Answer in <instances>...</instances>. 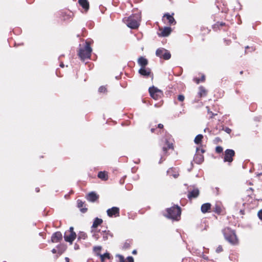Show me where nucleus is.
<instances>
[{"mask_svg": "<svg viewBox=\"0 0 262 262\" xmlns=\"http://www.w3.org/2000/svg\"><path fill=\"white\" fill-rule=\"evenodd\" d=\"M141 17V14L139 13L133 14L128 17L126 20L127 26L133 29L138 28Z\"/></svg>", "mask_w": 262, "mask_h": 262, "instance_id": "f257e3e1", "label": "nucleus"}, {"mask_svg": "<svg viewBox=\"0 0 262 262\" xmlns=\"http://www.w3.org/2000/svg\"><path fill=\"white\" fill-rule=\"evenodd\" d=\"M92 52V49L90 47V42L86 41L84 47L79 49L78 55L81 59L84 61L86 59L90 58Z\"/></svg>", "mask_w": 262, "mask_h": 262, "instance_id": "f03ea898", "label": "nucleus"}, {"mask_svg": "<svg viewBox=\"0 0 262 262\" xmlns=\"http://www.w3.org/2000/svg\"><path fill=\"white\" fill-rule=\"evenodd\" d=\"M166 211L167 212L166 216L168 218L179 220V218L180 217L181 213V208L178 205L174 206L169 208H167Z\"/></svg>", "mask_w": 262, "mask_h": 262, "instance_id": "7ed1b4c3", "label": "nucleus"}, {"mask_svg": "<svg viewBox=\"0 0 262 262\" xmlns=\"http://www.w3.org/2000/svg\"><path fill=\"white\" fill-rule=\"evenodd\" d=\"M222 231L225 239L228 242L233 245L236 243L237 238L234 230L229 228H225Z\"/></svg>", "mask_w": 262, "mask_h": 262, "instance_id": "20e7f679", "label": "nucleus"}, {"mask_svg": "<svg viewBox=\"0 0 262 262\" xmlns=\"http://www.w3.org/2000/svg\"><path fill=\"white\" fill-rule=\"evenodd\" d=\"M156 55L157 56L161 58H163L165 60H168L171 57V54L170 52L164 48H159L156 52Z\"/></svg>", "mask_w": 262, "mask_h": 262, "instance_id": "39448f33", "label": "nucleus"}, {"mask_svg": "<svg viewBox=\"0 0 262 262\" xmlns=\"http://www.w3.org/2000/svg\"><path fill=\"white\" fill-rule=\"evenodd\" d=\"M149 92L150 96L155 100L159 99L163 95L162 91L154 86L149 88Z\"/></svg>", "mask_w": 262, "mask_h": 262, "instance_id": "423d86ee", "label": "nucleus"}, {"mask_svg": "<svg viewBox=\"0 0 262 262\" xmlns=\"http://www.w3.org/2000/svg\"><path fill=\"white\" fill-rule=\"evenodd\" d=\"M235 156V152L233 149H227L225 151L224 161L231 163L233 161V157Z\"/></svg>", "mask_w": 262, "mask_h": 262, "instance_id": "0eeeda50", "label": "nucleus"}, {"mask_svg": "<svg viewBox=\"0 0 262 262\" xmlns=\"http://www.w3.org/2000/svg\"><path fill=\"white\" fill-rule=\"evenodd\" d=\"M106 212L107 215L110 217H113L114 215L115 216H119L120 215L119 208L117 207H113L107 209Z\"/></svg>", "mask_w": 262, "mask_h": 262, "instance_id": "6e6552de", "label": "nucleus"}, {"mask_svg": "<svg viewBox=\"0 0 262 262\" xmlns=\"http://www.w3.org/2000/svg\"><path fill=\"white\" fill-rule=\"evenodd\" d=\"M76 234L75 232L69 233L68 232H65L64 235V240L66 242L70 243L71 244H72L73 242L76 238Z\"/></svg>", "mask_w": 262, "mask_h": 262, "instance_id": "1a4fd4ad", "label": "nucleus"}, {"mask_svg": "<svg viewBox=\"0 0 262 262\" xmlns=\"http://www.w3.org/2000/svg\"><path fill=\"white\" fill-rule=\"evenodd\" d=\"M62 239V235L60 232H56L54 233L51 237V241L53 243H57Z\"/></svg>", "mask_w": 262, "mask_h": 262, "instance_id": "9d476101", "label": "nucleus"}, {"mask_svg": "<svg viewBox=\"0 0 262 262\" xmlns=\"http://www.w3.org/2000/svg\"><path fill=\"white\" fill-rule=\"evenodd\" d=\"M99 198V195L97 194L95 192H90L87 196L86 199L88 201L94 202Z\"/></svg>", "mask_w": 262, "mask_h": 262, "instance_id": "9b49d317", "label": "nucleus"}, {"mask_svg": "<svg viewBox=\"0 0 262 262\" xmlns=\"http://www.w3.org/2000/svg\"><path fill=\"white\" fill-rule=\"evenodd\" d=\"M79 4L87 12L90 8L89 3L88 0H78Z\"/></svg>", "mask_w": 262, "mask_h": 262, "instance_id": "f8f14e48", "label": "nucleus"}, {"mask_svg": "<svg viewBox=\"0 0 262 262\" xmlns=\"http://www.w3.org/2000/svg\"><path fill=\"white\" fill-rule=\"evenodd\" d=\"M139 73L142 76H148L150 73V69L146 67L141 68L139 70Z\"/></svg>", "mask_w": 262, "mask_h": 262, "instance_id": "ddd939ff", "label": "nucleus"}, {"mask_svg": "<svg viewBox=\"0 0 262 262\" xmlns=\"http://www.w3.org/2000/svg\"><path fill=\"white\" fill-rule=\"evenodd\" d=\"M199 194V190L198 188L193 189L192 191H189L188 194V198L189 199L195 198L198 196Z\"/></svg>", "mask_w": 262, "mask_h": 262, "instance_id": "4468645a", "label": "nucleus"}, {"mask_svg": "<svg viewBox=\"0 0 262 262\" xmlns=\"http://www.w3.org/2000/svg\"><path fill=\"white\" fill-rule=\"evenodd\" d=\"M171 31V29L170 27H165L159 35L163 37H166L170 34Z\"/></svg>", "mask_w": 262, "mask_h": 262, "instance_id": "2eb2a0df", "label": "nucleus"}, {"mask_svg": "<svg viewBox=\"0 0 262 262\" xmlns=\"http://www.w3.org/2000/svg\"><path fill=\"white\" fill-rule=\"evenodd\" d=\"M138 64L141 67V68L146 67L148 64V60L143 57H140L138 59Z\"/></svg>", "mask_w": 262, "mask_h": 262, "instance_id": "dca6fc26", "label": "nucleus"}, {"mask_svg": "<svg viewBox=\"0 0 262 262\" xmlns=\"http://www.w3.org/2000/svg\"><path fill=\"white\" fill-rule=\"evenodd\" d=\"M165 18H166V19L168 20V23L170 25H174L176 23V21H175L173 17L168 13L164 14L163 18V20H164Z\"/></svg>", "mask_w": 262, "mask_h": 262, "instance_id": "f3484780", "label": "nucleus"}, {"mask_svg": "<svg viewBox=\"0 0 262 262\" xmlns=\"http://www.w3.org/2000/svg\"><path fill=\"white\" fill-rule=\"evenodd\" d=\"M211 208V204L209 203L203 204L201 206V211L203 213L207 212Z\"/></svg>", "mask_w": 262, "mask_h": 262, "instance_id": "a211bd4d", "label": "nucleus"}, {"mask_svg": "<svg viewBox=\"0 0 262 262\" xmlns=\"http://www.w3.org/2000/svg\"><path fill=\"white\" fill-rule=\"evenodd\" d=\"M194 161L197 164H201L204 161V157L202 155H195L194 157Z\"/></svg>", "mask_w": 262, "mask_h": 262, "instance_id": "6ab92c4d", "label": "nucleus"}, {"mask_svg": "<svg viewBox=\"0 0 262 262\" xmlns=\"http://www.w3.org/2000/svg\"><path fill=\"white\" fill-rule=\"evenodd\" d=\"M103 222V221L101 219H99L98 217H96L94 221L93 222V225L92 226V228H97L99 225H100Z\"/></svg>", "mask_w": 262, "mask_h": 262, "instance_id": "aec40b11", "label": "nucleus"}, {"mask_svg": "<svg viewBox=\"0 0 262 262\" xmlns=\"http://www.w3.org/2000/svg\"><path fill=\"white\" fill-rule=\"evenodd\" d=\"M118 256L119 258V261L120 262H134V258L132 256H128L127 258V261H126L124 257L122 255H118Z\"/></svg>", "mask_w": 262, "mask_h": 262, "instance_id": "412c9836", "label": "nucleus"}, {"mask_svg": "<svg viewBox=\"0 0 262 262\" xmlns=\"http://www.w3.org/2000/svg\"><path fill=\"white\" fill-rule=\"evenodd\" d=\"M84 203L80 200H78L77 201V206L79 208H80V211L82 213H85L87 211V208H82L83 206Z\"/></svg>", "mask_w": 262, "mask_h": 262, "instance_id": "4be33fe9", "label": "nucleus"}, {"mask_svg": "<svg viewBox=\"0 0 262 262\" xmlns=\"http://www.w3.org/2000/svg\"><path fill=\"white\" fill-rule=\"evenodd\" d=\"M101 235H102L104 241L108 239V236H113L110 231H103L101 232Z\"/></svg>", "mask_w": 262, "mask_h": 262, "instance_id": "5701e85b", "label": "nucleus"}, {"mask_svg": "<svg viewBox=\"0 0 262 262\" xmlns=\"http://www.w3.org/2000/svg\"><path fill=\"white\" fill-rule=\"evenodd\" d=\"M98 177L102 180H106L107 179V175L105 171L99 172Z\"/></svg>", "mask_w": 262, "mask_h": 262, "instance_id": "b1692460", "label": "nucleus"}, {"mask_svg": "<svg viewBox=\"0 0 262 262\" xmlns=\"http://www.w3.org/2000/svg\"><path fill=\"white\" fill-rule=\"evenodd\" d=\"M207 95V91L205 90V89L203 86H200L199 88V95L200 97H204L205 96Z\"/></svg>", "mask_w": 262, "mask_h": 262, "instance_id": "393cba45", "label": "nucleus"}, {"mask_svg": "<svg viewBox=\"0 0 262 262\" xmlns=\"http://www.w3.org/2000/svg\"><path fill=\"white\" fill-rule=\"evenodd\" d=\"M166 143V146L163 147V150L164 153H166L167 152V150L168 149L172 148V144L170 143L167 139L165 140Z\"/></svg>", "mask_w": 262, "mask_h": 262, "instance_id": "a878e982", "label": "nucleus"}, {"mask_svg": "<svg viewBox=\"0 0 262 262\" xmlns=\"http://www.w3.org/2000/svg\"><path fill=\"white\" fill-rule=\"evenodd\" d=\"M97 255H99L100 257L101 261V262H104V259L105 258H107V259H110V254L108 253H104L103 254H97Z\"/></svg>", "mask_w": 262, "mask_h": 262, "instance_id": "bb28decb", "label": "nucleus"}, {"mask_svg": "<svg viewBox=\"0 0 262 262\" xmlns=\"http://www.w3.org/2000/svg\"><path fill=\"white\" fill-rule=\"evenodd\" d=\"M203 138V136L202 135H201V134L198 135L194 138V143L196 144H200Z\"/></svg>", "mask_w": 262, "mask_h": 262, "instance_id": "cd10ccee", "label": "nucleus"}, {"mask_svg": "<svg viewBox=\"0 0 262 262\" xmlns=\"http://www.w3.org/2000/svg\"><path fill=\"white\" fill-rule=\"evenodd\" d=\"M86 237H87V235L85 233H84L83 232H80L78 234V240H80V239H85L86 238Z\"/></svg>", "mask_w": 262, "mask_h": 262, "instance_id": "c85d7f7f", "label": "nucleus"}, {"mask_svg": "<svg viewBox=\"0 0 262 262\" xmlns=\"http://www.w3.org/2000/svg\"><path fill=\"white\" fill-rule=\"evenodd\" d=\"M130 247V241H126L124 244V245H123V248L124 249H128L129 248V247Z\"/></svg>", "mask_w": 262, "mask_h": 262, "instance_id": "c756f323", "label": "nucleus"}, {"mask_svg": "<svg viewBox=\"0 0 262 262\" xmlns=\"http://www.w3.org/2000/svg\"><path fill=\"white\" fill-rule=\"evenodd\" d=\"M223 148L222 147L220 146H216L215 148V151L218 153L220 154L223 152Z\"/></svg>", "mask_w": 262, "mask_h": 262, "instance_id": "7c9ffc66", "label": "nucleus"}, {"mask_svg": "<svg viewBox=\"0 0 262 262\" xmlns=\"http://www.w3.org/2000/svg\"><path fill=\"white\" fill-rule=\"evenodd\" d=\"M184 99H185V97H184V95H179L178 97V99L180 101H182V102L183 101Z\"/></svg>", "mask_w": 262, "mask_h": 262, "instance_id": "2f4dec72", "label": "nucleus"}, {"mask_svg": "<svg viewBox=\"0 0 262 262\" xmlns=\"http://www.w3.org/2000/svg\"><path fill=\"white\" fill-rule=\"evenodd\" d=\"M106 91V89L105 87L103 86H101L99 88V91L100 92H105V91Z\"/></svg>", "mask_w": 262, "mask_h": 262, "instance_id": "473e14b6", "label": "nucleus"}, {"mask_svg": "<svg viewBox=\"0 0 262 262\" xmlns=\"http://www.w3.org/2000/svg\"><path fill=\"white\" fill-rule=\"evenodd\" d=\"M223 130L226 132L228 134H230L231 132V129L229 127L223 128Z\"/></svg>", "mask_w": 262, "mask_h": 262, "instance_id": "72a5a7b5", "label": "nucleus"}, {"mask_svg": "<svg viewBox=\"0 0 262 262\" xmlns=\"http://www.w3.org/2000/svg\"><path fill=\"white\" fill-rule=\"evenodd\" d=\"M205 80V76L204 75H202V77H201V79L200 80V79H196V83H199L200 82V81H204Z\"/></svg>", "mask_w": 262, "mask_h": 262, "instance_id": "f704fd0d", "label": "nucleus"}, {"mask_svg": "<svg viewBox=\"0 0 262 262\" xmlns=\"http://www.w3.org/2000/svg\"><path fill=\"white\" fill-rule=\"evenodd\" d=\"M101 246H96V247H94L93 249H94V251H100L101 250Z\"/></svg>", "mask_w": 262, "mask_h": 262, "instance_id": "c9c22d12", "label": "nucleus"}, {"mask_svg": "<svg viewBox=\"0 0 262 262\" xmlns=\"http://www.w3.org/2000/svg\"><path fill=\"white\" fill-rule=\"evenodd\" d=\"M93 237L96 239V240H98V238H99V236L98 235V234L96 233H94L93 234Z\"/></svg>", "mask_w": 262, "mask_h": 262, "instance_id": "e433bc0d", "label": "nucleus"}, {"mask_svg": "<svg viewBox=\"0 0 262 262\" xmlns=\"http://www.w3.org/2000/svg\"><path fill=\"white\" fill-rule=\"evenodd\" d=\"M223 251V249L221 246H219L216 250V252L220 253Z\"/></svg>", "mask_w": 262, "mask_h": 262, "instance_id": "4c0bfd02", "label": "nucleus"}, {"mask_svg": "<svg viewBox=\"0 0 262 262\" xmlns=\"http://www.w3.org/2000/svg\"><path fill=\"white\" fill-rule=\"evenodd\" d=\"M257 215L259 219L262 220V210H260L258 212Z\"/></svg>", "mask_w": 262, "mask_h": 262, "instance_id": "58836bf2", "label": "nucleus"}, {"mask_svg": "<svg viewBox=\"0 0 262 262\" xmlns=\"http://www.w3.org/2000/svg\"><path fill=\"white\" fill-rule=\"evenodd\" d=\"M66 232H68V233H73V232H75L74 231V228H73V227H71L70 228L69 230V231H66Z\"/></svg>", "mask_w": 262, "mask_h": 262, "instance_id": "ea45409f", "label": "nucleus"}, {"mask_svg": "<svg viewBox=\"0 0 262 262\" xmlns=\"http://www.w3.org/2000/svg\"><path fill=\"white\" fill-rule=\"evenodd\" d=\"M208 113L211 114V118H212L215 115H216V114H213L211 111H210L209 109L208 110Z\"/></svg>", "mask_w": 262, "mask_h": 262, "instance_id": "a19ab883", "label": "nucleus"}, {"mask_svg": "<svg viewBox=\"0 0 262 262\" xmlns=\"http://www.w3.org/2000/svg\"><path fill=\"white\" fill-rule=\"evenodd\" d=\"M215 192L216 194V195H219L220 194V191H219L220 189H219V187H215Z\"/></svg>", "mask_w": 262, "mask_h": 262, "instance_id": "79ce46f5", "label": "nucleus"}, {"mask_svg": "<svg viewBox=\"0 0 262 262\" xmlns=\"http://www.w3.org/2000/svg\"><path fill=\"white\" fill-rule=\"evenodd\" d=\"M246 48V49H251V52H252V51H254V50H255V48H253V47H249V46H247V47H246V48Z\"/></svg>", "mask_w": 262, "mask_h": 262, "instance_id": "37998d69", "label": "nucleus"}, {"mask_svg": "<svg viewBox=\"0 0 262 262\" xmlns=\"http://www.w3.org/2000/svg\"><path fill=\"white\" fill-rule=\"evenodd\" d=\"M218 24H219L220 26H223L225 25V24L224 23H223V22L217 23V24H216L215 25H218Z\"/></svg>", "mask_w": 262, "mask_h": 262, "instance_id": "c03bdc74", "label": "nucleus"}, {"mask_svg": "<svg viewBox=\"0 0 262 262\" xmlns=\"http://www.w3.org/2000/svg\"><path fill=\"white\" fill-rule=\"evenodd\" d=\"M158 128H162L163 127V125L162 124H159L158 125Z\"/></svg>", "mask_w": 262, "mask_h": 262, "instance_id": "a18cd8bd", "label": "nucleus"}, {"mask_svg": "<svg viewBox=\"0 0 262 262\" xmlns=\"http://www.w3.org/2000/svg\"><path fill=\"white\" fill-rule=\"evenodd\" d=\"M66 262H70V259L68 257L65 258Z\"/></svg>", "mask_w": 262, "mask_h": 262, "instance_id": "49530a36", "label": "nucleus"}, {"mask_svg": "<svg viewBox=\"0 0 262 262\" xmlns=\"http://www.w3.org/2000/svg\"><path fill=\"white\" fill-rule=\"evenodd\" d=\"M52 252L53 253H56V250L55 249H53L52 250Z\"/></svg>", "mask_w": 262, "mask_h": 262, "instance_id": "de8ad7c7", "label": "nucleus"}, {"mask_svg": "<svg viewBox=\"0 0 262 262\" xmlns=\"http://www.w3.org/2000/svg\"><path fill=\"white\" fill-rule=\"evenodd\" d=\"M60 67H61V68H63L64 67V64H63V62H61L60 63Z\"/></svg>", "mask_w": 262, "mask_h": 262, "instance_id": "09e8293b", "label": "nucleus"}, {"mask_svg": "<svg viewBox=\"0 0 262 262\" xmlns=\"http://www.w3.org/2000/svg\"><path fill=\"white\" fill-rule=\"evenodd\" d=\"M132 253H133V254H136V253H137V251H136V250H133V252H132Z\"/></svg>", "mask_w": 262, "mask_h": 262, "instance_id": "8fccbe9b", "label": "nucleus"}, {"mask_svg": "<svg viewBox=\"0 0 262 262\" xmlns=\"http://www.w3.org/2000/svg\"><path fill=\"white\" fill-rule=\"evenodd\" d=\"M155 128H151V129H150V130H151V132L152 133H154V131H155Z\"/></svg>", "mask_w": 262, "mask_h": 262, "instance_id": "3c124183", "label": "nucleus"}, {"mask_svg": "<svg viewBox=\"0 0 262 262\" xmlns=\"http://www.w3.org/2000/svg\"><path fill=\"white\" fill-rule=\"evenodd\" d=\"M36 191L37 192H38L39 191V188H36Z\"/></svg>", "mask_w": 262, "mask_h": 262, "instance_id": "603ef678", "label": "nucleus"}, {"mask_svg": "<svg viewBox=\"0 0 262 262\" xmlns=\"http://www.w3.org/2000/svg\"><path fill=\"white\" fill-rule=\"evenodd\" d=\"M201 152H202V153H203V152H205V150H204V149H201Z\"/></svg>", "mask_w": 262, "mask_h": 262, "instance_id": "864d4df0", "label": "nucleus"}, {"mask_svg": "<svg viewBox=\"0 0 262 262\" xmlns=\"http://www.w3.org/2000/svg\"><path fill=\"white\" fill-rule=\"evenodd\" d=\"M216 139H217V141H219L220 140V139L219 138H216Z\"/></svg>", "mask_w": 262, "mask_h": 262, "instance_id": "5fc2aeb1", "label": "nucleus"}, {"mask_svg": "<svg viewBox=\"0 0 262 262\" xmlns=\"http://www.w3.org/2000/svg\"><path fill=\"white\" fill-rule=\"evenodd\" d=\"M216 139H217V141H219L220 140V139L219 138H216Z\"/></svg>", "mask_w": 262, "mask_h": 262, "instance_id": "6e6d98bb", "label": "nucleus"}, {"mask_svg": "<svg viewBox=\"0 0 262 262\" xmlns=\"http://www.w3.org/2000/svg\"><path fill=\"white\" fill-rule=\"evenodd\" d=\"M199 149L198 148H196V151H198Z\"/></svg>", "mask_w": 262, "mask_h": 262, "instance_id": "4d7b16f0", "label": "nucleus"}, {"mask_svg": "<svg viewBox=\"0 0 262 262\" xmlns=\"http://www.w3.org/2000/svg\"><path fill=\"white\" fill-rule=\"evenodd\" d=\"M249 189L251 190H253V189L252 188H250Z\"/></svg>", "mask_w": 262, "mask_h": 262, "instance_id": "13d9d810", "label": "nucleus"}, {"mask_svg": "<svg viewBox=\"0 0 262 262\" xmlns=\"http://www.w3.org/2000/svg\"><path fill=\"white\" fill-rule=\"evenodd\" d=\"M243 71H241L240 74H242L243 73Z\"/></svg>", "mask_w": 262, "mask_h": 262, "instance_id": "bf43d9fd", "label": "nucleus"}]
</instances>
